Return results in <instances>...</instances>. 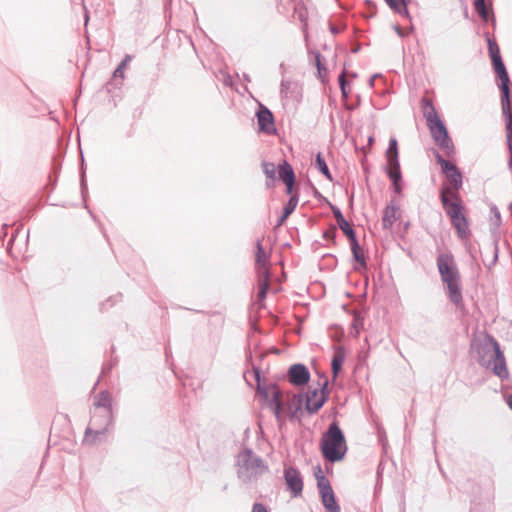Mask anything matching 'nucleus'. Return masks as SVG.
<instances>
[{
	"instance_id": "19",
	"label": "nucleus",
	"mask_w": 512,
	"mask_h": 512,
	"mask_svg": "<svg viewBox=\"0 0 512 512\" xmlns=\"http://www.w3.org/2000/svg\"><path fill=\"white\" fill-rule=\"evenodd\" d=\"M272 398L270 400V407L274 411V414L279 417L280 412L282 410V400H281V392L280 390L273 385L271 388Z\"/></svg>"
},
{
	"instance_id": "7",
	"label": "nucleus",
	"mask_w": 512,
	"mask_h": 512,
	"mask_svg": "<svg viewBox=\"0 0 512 512\" xmlns=\"http://www.w3.org/2000/svg\"><path fill=\"white\" fill-rule=\"evenodd\" d=\"M321 451L324 458L329 462H338L342 460L347 452V445L343 432L337 423L329 425L328 430L323 434Z\"/></svg>"
},
{
	"instance_id": "40",
	"label": "nucleus",
	"mask_w": 512,
	"mask_h": 512,
	"mask_svg": "<svg viewBox=\"0 0 512 512\" xmlns=\"http://www.w3.org/2000/svg\"><path fill=\"white\" fill-rule=\"evenodd\" d=\"M491 212L495 215V217L497 218V220H500V212L498 210L497 207H493L491 208Z\"/></svg>"
},
{
	"instance_id": "27",
	"label": "nucleus",
	"mask_w": 512,
	"mask_h": 512,
	"mask_svg": "<svg viewBox=\"0 0 512 512\" xmlns=\"http://www.w3.org/2000/svg\"><path fill=\"white\" fill-rule=\"evenodd\" d=\"M387 174L389 178L391 179L392 183L394 182H401L402 181V174L400 169V163H388V169Z\"/></svg>"
},
{
	"instance_id": "32",
	"label": "nucleus",
	"mask_w": 512,
	"mask_h": 512,
	"mask_svg": "<svg viewBox=\"0 0 512 512\" xmlns=\"http://www.w3.org/2000/svg\"><path fill=\"white\" fill-rule=\"evenodd\" d=\"M263 172L267 178L274 180L276 175V167L273 163L263 162L262 163Z\"/></svg>"
},
{
	"instance_id": "6",
	"label": "nucleus",
	"mask_w": 512,
	"mask_h": 512,
	"mask_svg": "<svg viewBox=\"0 0 512 512\" xmlns=\"http://www.w3.org/2000/svg\"><path fill=\"white\" fill-rule=\"evenodd\" d=\"M493 66L495 69V72L497 76L499 77L501 81L500 90H501V106H502V113L505 117L506 121V138H507V144L508 148L511 151L512 145H511V139H512V106L510 103V90H509V76L507 73V70L505 68V65L502 61L501 55H495L493 57Z\"/></svg>"
},
{
	"instance_id": "35",
	"label": "nucleus",
	"mask_w": 512,
	"mask_h": 512,
	"mask_svg": "<svg viewBox=\"0 0 512 512\" xmlns=\"http://www.w3.org/2000/svg\"><path fill=\"white\" fill-rule=\"evenodd\" d=\"M489 52H490V56H491L492 60L495 55H500L498 46L496 44H493L490 40H489Z\"/></svg>"
},
{
	"instance_id": "13",
	"label": "nucleus",
	"mask_w": 512,
	"mask_h": 512,
	"mask_svg": "<svg viewBox=\"0 0 512 512\" xmlns=\"http://www.w3.org/2000/svg\"><path fill=\"white\" fill-rule=\"evenodd\" d=\"M288 380L295 386H303L310 380V372L303 364L297 363L288 369Z\"/></svg>"
},
{
	"instance_id": "1",
	"label": "nucleus",
	"mask_w": 512,
	"mask_h": 512,
	"mask_svg": "<svg viewBox=\"0 0 512 512\" xmlns=\"http://www.w3.org/2000/svg\"><path fill=\"white\" fill-rule=\"evenodd\" d=\"M437 268L442 282L447 287L450 301L456 306L462 305L461 276L454 256L451 253L439 254L437 257Z\"/></svg>"
},
{
	"instance_id": "16",
	"label": "nucleus",
	"mask_w": 512,
	"mask_h": 512,
	"mask_svg": "<svg viewBox=\"0 0 512 512\" xmlns=\"http://www.w3.org/2000/svg\"><path fill=\"white\" fill-rule=\"evenodd\" d=\"M279 178L286 184L287 189L286 192L288 194L292 193L293 185L295 183V174L290 164L286 161L283 164L279 165Z\"/></svg>"
},
{
	"instance_id": "8",
	"label": "nucleus",
	"mask_w": 512,
	"mask_h": 512,
	"mask_svg": "<svg viewBox=\"0 0 512 512\" xmlns=\"http://www.w3.org/2000/svg\"><path fill=\"white\" fill-rule=\"evenodd\" d=\"M95 412L91 417V424L97 426V420L99 417L104 419L105 425H112L113 413H112V399L108 391H101L95 398L94 401Z\"/></svg>"
},
{
	"instance_id": "44",
	"label": "nucleus",
	"mask_w": 512,
	"mask_h": 512,
	"mask_svg": "<svg viewBox=\"0 0 512 512\" xmlns=\"http://www.w3.org/2000/svg\"><path fill=\"white\" fill-rule=\"evenodd\" d=\"M244 378L246 379V381L249 383V380L247 378V374L244 375Z\"/></svg>"
},
{
	"instance_id": "15",
	"label": "nucleus",
	"mask_w": 512,
	"mask_h": 512,
	"mask_svg": "<svg viewBox=\"0 0 512 512\" xmlns=\"http://www.w3.org/2000/svg\"><path fill=\"white\" fill-rule=\"evenodd\" d=\"M97 423V426H93L90 423V426L86 429L85 432L84 442L93 444L100 438V436L105 435L110 425H105L104 419L102 417L98 418Z\"/></svg>"
},
{
	"instance_id": "45",
	"label": "nucleus",
	"mask_w": 512,
	"mask_h": 512,
	"mask_svg": "<svg viewBox=\"0 0 512 512\" xmlns=\"http://www.w3.org/2000/svg\"><path fill=\"white\" fill-rule=\"evenodd\" d=\"M328 235H329V232H325L324 236L328 237Z\"/></svg>"
},
{
	"instance_id": "39",
	"label": "nucleus",
	"mask_w": 512,
	"mask_h": 512,
	"mask_svg": "<svg viewBox=\"0 0 512 512\" xmlns=\"http://www.w3.org/2000/svg\"><path fill=\"white\" fill-rule=\"evenodd\" d=\"M392 186L395 193L400 194L402 192L401 182H394L392 183Z\"/></svg>"
},
{
	"instance_id": "17",
	"label": "nucleus",
	"mask_w": 512,
	"mask_h": 512,
	"mask_svg": "<svg viewBox=\"0 0 512 512\" xmlns=\"http://www.w3.org/2000/svg\"><path fill=\"white\" fill-rule=\"evenodd\" d=\"M398 208L394 205H387L383 212L382 225L385 229H390L397 220Z\"/></svg>"
},
{
	"instance_id": "36",
	"label": "nucleus",
	"mask_w": 512,
	"mask_h": 512,
	"mask_svg": "<svg viewBox=\"0 0 512 512\" xmlns=\"http://www.w3.org/2000/svg\"><path fill=\"white\" fill-rule=\"evenodd\" d=\"M332 211H333V214H334V217H335L337 223L340 221H343L345 219L339 208L332 207Z\"/></svg>"
},
{
	"instance_id": "4",
	"label": "nucleus",
	"mask_w": 512,
	"mask_h": 512,
	"mask_svg": "<svg viewBox=\"0 0 512 512\" xmlns=\"http://www.w3.org/2000/svg\"><path fill=\"white\" fill-rule=\"evenodd\" d=\"M441 202L446 214L450 217L453 227L456 229L458 237L466 239L469 234L468 221L462 213V201L458 193H454L450 188H442L440 193Z\"/></svg>"
},
{
	"instance_id": "26",
	"label": "nucleus",
	"mask_w": 512,
	"mask_h": 512,
	"mask_svg": "<svg viewBox=\"0 0 512 512\" xmlns=\"http://www.w3.org/2000/svg\"><path fill=\"white\" fill-rule=\"evenodd\" d=\"M344 360H345L344 352L339 349L334 354L333 359H332V363H331L332 373H333V377L334 378L337 377L339 371L341 370V367H342V364H343Z\"/></svg>"
},
{
	"instance_id": "33",
	"label": "nucleus",
	"mask_w": 512,
	"mask_h": 512,
	"mask_svg": "<svg viewBox=\"0 0 512 512\" xmlns=\"http://www.w3.org/2000/svg\"><path fill=\"white\" fill-rule=\"evenodd\" d=\"M338 81H339V85H340V89H341L343 98H345V99L348 98L349 91H347V88H346L347 81L345 78L344 71L339 75Z\"/></svg>"
},
{
	"instance_id": "41",
	"label": "nucleus",
	"mask_w": 512,
	"mask_h": 512,
	"mask_svg": "<svg viewBox=\"0 0 512 512\" xmlns=\"http://www.w3.org/2000/svg\"><path fill=\"white\" fill-rule=\"evenodd\" d=\"M395 30H396V32H397V34L399 36H401V37L403 36V33H402L401 29L398 26L395 27Z\"/></svg>"
},
{
	"instance_id": "22",
	"label": "nucleus",
	"mask_w": 512,
	"mask_h": 512,
	"mask_svg": "<svg viewBox=\"0 0 512 512\" xmlns=\"http://www.w3.org/2000/svg\"><path fill=\"white\" fill-rule=\"evenodd\" d=\"M387 5L401 16L409 17L405 0H385Z\"/></svg>"
},
{
	"instance_id": "11",
	"label": "nucleus",
	"mask_w": 512,
	"mask_h": 512,
	"mask_svg": "<svg viewBox=\"0 0 512 512\" xmlns=\"http://www.w3.org/2000/svg\"><path fill=\"white\" fill-rule=\"evenodd\" d=\"M327 387V381L324 382L323 388L321 391L318 389H313L307 392L306 395V410L310 413H316L326 402L327 394L325 389Z\"/></svg>"
},
{
	"instance_id": "31",
	"label": "nucleus",
	"mask_w": 512,
	"mask_h": 512,
	"mask_svg": "<svg viewBox=\"0 0 512 512\" xmlns=\"http://www.w3.org/2000/svg\"><path fill=\"white\" fill-rule=\"evenodd\" d=\"M474 6L480 17L487 21L488 20V8L485 4V0H474Z\"/></svg>"
},
{
	"instance_id": "28",
	"label": "nucleus",
	"mask_w": 512,
	"mask_h": 512,
	"mask_svg": "<svg viewBox=\"0 0 512 512\" xmlns=\"http://www.w3.org/2000/svg\"><path fill=\"white\" fill-rule=\"evenodd\" d=\"M315 167L321 172L328 180H332V175L329 171V168L326 164L325 159L322 157L321 153H318L316 156Z\"/></svg>"
},
{
	"instance_id": "10",
	"label": "nucleus",
	"mask_w": 512,
	"mask_h": 512,
	"mask_svg": "<svg viewBox=\"0 0 512 512\" xmlns=\"http://www.w3.org/2000/svg\"><path fill=\"white\" fill-rule=\"evenodd\" d=\"M436 160L440 164L442 171L446 174V177L451 185L449 187L452 192L457 191L462 187V174L455 164L444 159L439 153H436Z\"/></svg>"
},
{
	"instance_id": "38",
	"label": "nucleus",
	"mask_w": 512,
	"mask_h": 512,
	"mask_svg": "<svg viewBox=\"0 0 512 512\" xmlns=\"http://www.w3.org/2000/svg\"><path fill=\"white\" fill-rule=\"evenodd\" d=\"M321 58H322V55L320 54V52H316L315 53V62H316L317 69L319 72L324 68L321 63Z\"/></svg>"
},
{
	"instance_id": "20",
	"label": "nucleus",
	"mask_w": 512,
	"mask_h": 512,
	"mask_svg": "<svg viewBox=\"0 0 512 512\" xmlns=\"http://www.w3.org/2000/svg\"><path fill=\"white\" fill-rule=\"evenodd\" d=\"M297 204H298V196L297 195L291 196L283 208V213L278 220V225H281L289 217V215L294 212V210L297 207Z\"/></svg>"
},
{
	"instance_id": "14",
	"label": "nucleus",
	"mask_w": 512,
	"mask_h": 512,
	"mask_svg": "<svg viewBox=\"0 0 512 512\" xmlns=\"http://www.w3.org/2000/svg\"><path fill=\"white\" fill-rule=\"evenodd\" d=\"M257 120L260 131L271 134L276 131L272 112L263 105L257 111Z\"/></svg>"
},
{
	"instance_id": "42",
	"label": "nucleus",
	"mask_w": 512,
	"mask_h": 512,
	"mask_svg": "<svg viewBox=\"0 0 512 512\" xmlns=\"http://www.w3.org/2000/svg\"><path fill=\"white\" fill-rule=\"evenodd\" d=\"M508 405L512 409V394L508 398Z\"/></svg>"
},
{
	"instance_id": "30",
	"label": "nucleus",
	"mask_w": 512,
	"mask_h": 512,
	"mask_svg": "<svg viewBox=\"0 0 512 512\" xmlns=\"http://www.w3.org/2000/svg\"><path fill=\"white\" fill-rule=\"evenodd\" d=\"M132 60V56L127 54L124 59L121 61V63L118 65V67L115 69L113 73V78H124V71L129 62Z\"/></svg>"
},
{
	"instance_id": "25",
	"label": "nucleus",
	"mask_w": 512,
	"mask_h": 512,
	"mask_svg": "<svg viewBox=\"0 0 512 512\" xmlns=\"http://www.w3.org/2000/svg\"><path fill=\"white\" fill-rule=\"evenodd\" d=\"M386 159L387 164L399 162L397 140L395 138H391L389 140V146L386 151Z\"/></svg>"
},
{
	"instance_id": "2",
	"label": "nucleus",
	"mask_w": 512,
	"mask_h": 512,
	"mask_svg": "<svg viewBox=\"0 0 512 512\" xmlns=\"http://www.w3.org/2000/svg\"><path fill=\"white\" fill-rule=\"evenodd\" d=\"M423 116L426 119L427 127L430 130L434 142L443 150L447 156L454 153V144L449 137L444 122L440 119L431 99L424 97L421 100Z\"/></svg>"
},
{
	"instance_id": "5",
	"label": "nucleus",
	"mask_w": 512,
	"mask_h": 512,
	"mask_svg": "<svg viewBox=\"0 0 512 512\" xmlns=\"http://www.w3.org/2000/svg\"><path fill=\"white\" fill-rule=\"evenodd\" d=\"M237 475L243 483L257 481L260 476L268 471L265 461L256 455L251 449H244L237 455Z\"/></svg>"
},
{
	"instance_id": "12",
	"label": "nucleus",
	"mask_w": 512,
	"mask_h": 512,
	"mask_svg": "<svg viewBox=\"0 0 512 512\" xmlns=\"http://www.w3.org/2000/svg\"><path fill=\"white\" fill-rule=\"evenodd\" d=\"M284 478L286 481L287 489L291 492L293 497H299L303 491V480L300 472L293 467L284 470Z\"/></svg>"
},
{
	"instance_id": "23",
	"label": "nucleus",
	"mask_w": 512,
	"mask_h": 512,
	"mask_svg": "<svg viewBox=\"0 0 512 512\" xmlns=\"http://www.w3.org/2000/svg\"><path fill=\"white\" fill-rule=\"evenodd\" d=\"M258 294L257 297L259 300H263L266 297L267 290L269 288V271L268 269H265L263 272V275H261V278L259 279L258 283Z\"/></svg>"
},
{
	"instance_id": "18",
	"label": "nucleus",
	"mask_w": 512,
	"mask_h": 512,
	"mask_svg": "<svg viewBox=\"0 0 512 512\" xmlns=\"http://www.w3.org/2000/svg\"><path fill=\"white\" fill-rule=\"evenodd\" d=\"M297 90H298L297 83H295L291 80H286V79H283L281 81L280 93H281L282 98H285V99L294 98L295 95L297 94Z\"/></svg>"
},
{
	"instance_id": "37",
	"label": "nucleus",
	"mask_w": 512,
	"mask_h": 512,
	"mask_svg": "<svg viewBox=\"0 0 512 512\" xmlns=\"http://www.w3.org/2000/svg\"><path fill=\"white\" fill-rule=\"evenodd\" d=\"M252 512H269L262 503H255L252 507Z\"/></svg>"
},
{
	"instance_id": "9",
	"label": "nucleus",
	"mask_w": 512,
	"mask_h": 512,
	"mask_svg": "<svg viewBox=\"0 0 512 512\" xmlns=\"http://www.w3.org/2000/svg\"><path fill=\"white\" fill-rule=\"evenodd\" d=\"M317 476V487L321 497V503L328 512H341V507L338 504L332 486L329 480L324 475Z\"/></svg>"
},
{
	"instance_id": "29",
	"label": "nucleus",
	"mask_w": 512,
	"mask_h": 512,
	"mask_svg": "<svg viewBox=\"0 0 512 512\" xmlns=\"http://www.w3.org/2000/svg\"><path fill=\"white\" fill-rule=\"evenodd\" d=\"M337 224L343 233L348 237L349 241H354V239H357L354 229L346 219L338 222Z\"/></svg>"
},
{
	"instance_id": "21",
	"label": "nucleus",
	"mask_w": 512,
	"mask_h": 512,
	"mask_svg": "<svg viewBox=\"0 0 512 512\" xmlns=\"http://www.w3.org/2000/svg\"><path fill=\"white\" fill-rule=\"evenodd\" d=\"M256 248H257L256 259H255L256 265L259 267V269H261V274L263 275V272L265 271V269H268L266 267L268 256H267L266 252L263 250L261 240H257Z\"/></svg>"
},
{
	"instance_id": "34",
	"label": "nucleus",
	"mask_w": 512,
	"mask_h": 512,
	"mask_svg": "<svg viewBox=\"0 0 512 512\" xmlns=\"http://www.w3.org/2000/svg\"><path fill=\"white\" fill-rule=\"evenodd\" d=\"M251 374H252V376L255 378V380L257 382V389H258V391L261 394H264V396L266 398H268V393L261 388V384H260V369L254 367L253 371L251 372Z\"/></svg>"
},
{
	"instance_id": "3",
	"label": "nucleus",
	"mask_w": 512,
	"mask_h": 512,
	"mask_svg": "<svg viewBox=\"0 0 512 512\" xmlns=\"http://www.w3.org/2000/svg\"><path fill=\"white\" fill-rule=\"evenodd\" d=\"M477 361L484 368H492L493 373L499 378H508L509 372L504 353L492 336H488L486 342L478 346Z\"/></svg>"
},
{
	"instance_id": "43",
	"label": "nucleus",
	"mask_w": 512,
	"mask_h": 512,
	"mask_svg": "<svg viewBox=\"0 0 512 512\" xmlns=\"http://www.w3.org/2000/svg\"><path fill=\"white\" fill-rule=\"evenodd\" d=\"M375 77H376V76H374V77H372V78L370 79V86H373V85H374V78H375Z\"/></svg>"
},
{
	"instance_id": "24",
	"label": "nucleus",
	"mask_w": 512,
	"mask_h": 512,
	"mask_svg": "<svg viewBox=\"0 0 512 512\" xmlns=\"http://www.w3.org/2000/svg\"><path fill=\"white\" fill-rule=\"evenodd\" d=\"M350 246L354 259L358 262V264L361 267L366 268V260L361 250V247L358 243V240L354 239V241H350Z\"/></svg>"
}]
</instances>
